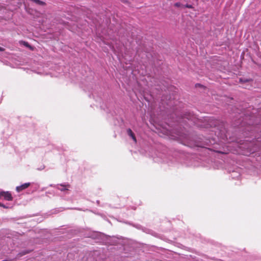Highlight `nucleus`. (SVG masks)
<instances>
[{
    "label": "nucleus",
    "mask_w": 261,
    "mask_h": 261,
    "mask_svg": "<svg viewBox=\"0 0 261 261\" xmlns=\"http://www.w3.org/2000/svg\"><path fill=\"white\" fill-rule=\"evenodd\" d=\"M4 198L7 201H11L13 199V197L11 193L9 192H2L0 193V198Z\"/></svg>",
    "instance_id": "nucleus-1"
},
{
    "label": "nucleus",
    "mask_w": 261,
    "mask_h": 261,
    "mask_svg": "<svg viewBox=\"0 0 261 261\" xmlns=\"http://www.w3.org/2000/svg\"><path fill=\"white\" fill-rule=\"evenodd\" d=\"M57 189L59 190L65 192L67 191L70 188V186L69 184H61L55 186Z\"/></svg>",
    "instance_id": "nucleus-2"
},
{
    "label": "nucleus",
    "mask_w": 261,
    "mask_h": 261,
    "mask_svg": "<svg viewBox=\"0 0 261 261\" xmlns=\"http://www.w3.org/2000/svg\"><path fill=\"white\" fill-rule=\"evenodd\" d=\"M111 244L113 245L121 244L122 242V240L121 239L116 237H113L111 238Z\"/></svg>",
    "instance_id": "nucleus-3"
},
{
    "label": "nucleus",
    "mask_w": 261,
    "mask_h": 261,
    "mask_svg": "<svg viewBox=\"0 0 261 261\" xmlns=\"http://www.w3.org/2000/svg\"><path fill=\"white\" fill-rule=\"evenodd\" d=\"M30 185H31L30 182L24 183L20 186H17L16 188V190L17 191V192H20L22 191V190L28 188L30 186Z\"/></svg>",
    "instance_id": "nucleus-4"
},
{
    "label": "nucleus",
    "mask_w": 261,
    "mask_h": 261,
    "mask_svg": "<svg viewBox=\"0 0 261 261\" xmlns=\"http://www.w3.org/2000/svg\"><path fill=\"white\" fill-rule=\"evenodd\" d=\"M127 133L128 136H129L132 139L134 140L135 142H137L136 138L135 137L134 133L132 132V130L129 128L127 130Z\"/></svg>",
    "instance_id": "nucleus-5"
},
{
    "label": "nucleus",
    "mask_w": 261,
    "mask_h": 261,
    "mask_svg": "<svg viewBox=\"0 0 261 261\" xmlns=\"http://www.w3.org/2000/svg\"><path fill=\"white\" fill-rule=\"evenodd\" d=\"M31 1L37 4H39V5H42L44 4V3L42 1H40V0H31Z\"/></svg>",
    "instance_id": "nucleus-6"
},
{
    "label": "nucleus",
    "mask_w": 261,
    "mask_h": 261,
    "mask_svg": "<svg viewBox=\"0 0 261 261\" xmlns=\"http://www.w3.org/2000/svg\"><path fill=\"white\" fill-rule=\"evenodd\" d=\"M186 118L188 120L191 119V115L190 114H189L188 115H187V114L185 115V116L184 117V118Z\"/></svg>",
    "instance_id": "nucleus-7"
},
{
    "label": "nucleus",
    "mask_w": 261,
    "mask_h": 261,
    "mask_svg": "<svg viewBox=\"0 0 261 261\" xmlns=\"http://www.w3.org/2000/svg\"><path fill=\"white\" fill-rule=\"evenodd\" d=\"M184 7L188 8H192L193 7L191 5L187 4L184 6Z\"/></svg>",
    "instance_id": "nucleus-8"
},
{
    "label": "nucleus",
    "mask_w": 261,
    "mask_h": 261,
    "mask_svg": "<svg viewBox=\"0 0 261 261\" xmlns=\"http://www.w3.org/2000/svg\"><path fill=\"white\" fill-rule=\"evenodd\" d=\"M240 82H247L250 81V80L249 79H245L244 80L242 79H240Z\"/></svg>",
    "instance_id": "nucleus-9"
},
{
    "label": "nucleus",
    "mask_w": 261,
    "mask_h": 261,
    "mask_svg": "<svg viewBox=\"0 0 261 261\" xmlns=\"http://www.w3.org/2000/svg\"><path fill=\"white\" fill-rule=\"evenodd\" d=\"M182 5L180 3H176L175 4H174V6L175 7H179L181 6Z\"/></svg>",
    "instance_id": "nucleus-10"
},
{
    "label": "nucleus",
    "mask_w": 261,
    "mask_h": 261,
    "mask_svg": "<svg viewBox=\"0 0 261 261\" xmlns=\"http://www.w3.org/2000/svg\"><path fill=\"white\" fill-rule=\"evenodd\" d=\"M0 206H2V207H3L4 208H8L9 207L3 204H2L1 203V205Z\"/></svg>",
    "instance_id": "nucleus-11"
},
{
    "label": "nucleus",
    "mask_w": 261,
    "mask_h": 261,
    "mask_svg": "<svg viewBox=\"0 0 261 261\" xmlns=\"http://www.w3.org/2000/svg\"><path fill=\"white\" fill-rule=\"evenodd\" d=\"M4 48L2 47H0V51H4Z\"/></svg>",
    "instance_id": "nucleus-12"
},
{
    "label": "nucleus",
    "mask_w": 261,
    "mask_h": 261,
    "mask_svg": "<svg viewBox=\"0 0 261 261\" xmlns=\"http://www.w3.org/2000/svg\"><path fill=\"white\" fill-rule=\"evenodd\" d=\"M1 205V203L0 202V206Z\"/></svg>",
    "instance_id": "nucleus-13"
}]
</instances>
